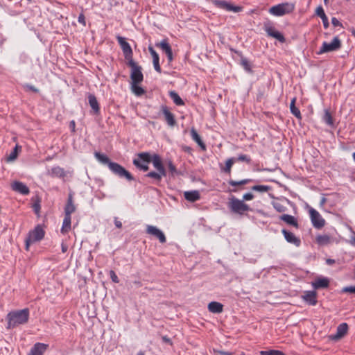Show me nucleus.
<instances>
[{
    "label": "nucleus",
    "mask_w": 355,
    "mask_h": 355,
    "mask_svg": "<svg viewBox=\"0 0 355 355\" xmlns=\"http://www.w3.org/2000/svg\"><path fill=\"white\" fill-rule=\"evenodd\" d=\"M95 157L97 160L103 164L107 165L109 169L113 174L120 178H125L128 181H132L135 180L132 174L128 171L123 166L116 162H112L110 158L104 154L98 152L94 153Z\"/></svg>",
    "instance_id": "f257e3e1"
},
{
    "label": "nucleus",
    "mask_w": 355,
    "mask_h": 355,
    "mask_svg": "<svg viewBox=\"0 0 355 355\" xmlns=\"http://www.w3.org/2000/svg\"><path fill=\"white\" fill-rule=\"evenodd\" d=\"M30 311L28 308L11 311L7 315L8 329H13L20 324H26L29 319Z\"/></svg>",
    "instance_id": "f03ea898"
},
{
    "label": "nucleus",
    "mask_w": 355,
    "mask_h": 355,
    "mask_svg": "<svg viewBox=\"0 0 355 355\" xmlns=\"http://www.w3.org/2000/svg\"><path fill=\"white\" fill-rule=\"evenodd\" d=\"M153 167L156 169V171H150L144 176L145 178L152 179V183L158 184L162 181V178L166 176V170L164 168L161 157L156 153H154Z\"/></svg>",
    "instance_id": "7ed1b4c3"
},
{
    "label": "nucleus",
    "mask_w": 355,
    "mask_h": 355,
    "mask_svg": "<svg viewBox=\"0 0 355 355\" xmlns=\"http://www.w3.org/2000/svg\"><path fill=\"white\" fill-rule=\"evenodd\" d=\"M153 158L154 153L141 152L137 154V158L134 159L132 163L140 171H147L149 169L148 164L152 162L153 164Z\"/></svg>",
    "instance_id": "20e7f679"
},
{
    "label": "nucleus",
    "mask_w": 355,
    "mask_h": 355,
    "mask_svg": "<svg viewBox=\"0 0 355 355\" xmlns=\"http://www.w3.org/2000/svg\"><path fill=\"white\" fill-rule=\"evenodd\" d=\"M44 236L45 231L40 225H37L33 230L29 231L25 239V250L28 251L32 243L40 241Z\"/></svg>",
    "instance_id": "39448f33"
},
{
    "label": "nucleus",
    "mask_w": 355,
    "mask_h": 355,
    "mask_svg": "<svg viewBox=\"0 0 355 355\" xmlns=\"http://www.w3.org/2000/svg\"><path fill=\"white\" fill-rule=\"evenodd\" d=\"M228 207L232 213L239 215H244L245 212L251 211L250 206L245 203L243 200L234 196L230 198Z\"/></svg>",
    "instance_id": "423d86ee"
},
{
    "label": "nucleus",
    "mask_w": 355,
    "mask_h": 355,
    "mask_svg": "<svg viewBox=\"0 0 355 355\" xmlns=\"http://www.w3.org/2000/svg\"><path fill=\"white\" fill-rule=\"evenodd\" d=\"M294 10V3L285 2L272 6L269 9V12L274 16L280 17L293 12Z\"/></svg>",
    "instance_id": "0eeeda50"
},
{
    "label": "nucleus",
    "mask_w": 355,
    "mask_h": 355,
    "mask_svg": "<svg viewBox=\"0 0 355 355\" xmlns=\"http://www.w3.org/2000/svg\"><path fill=\"white\" fill-rule=\"evenodd\" d=\"M128 65L131 67L130 78L131 83H140L144 80V76L141 72V67L137 64L134 60L128 62Z\"/></svg>",
    "instance_id": "6e6552de"
},
{
    "label": "nucleus",
    "mask_w": 355,
    "mask_h": 355,
    "mask_svg": "<svg viewBox=\"0 0 355 355\" xmlns=\"http://www.w3.org/2000/svg\"><path fill=\"white\" fill-rule=\"evenodd\" d=\"M263 29L268 36L277 39L282 43L285 42L286 39L284 36L280 32L275 30L271 21L267 20L264 21Z\"/></svg>",
    "instance_id": "1a4fd4ad"
},
{
    "label": "nucleus",
    "mask_w": 355,
    "mask_h": 355,
    "mask_svg": "<svg viewBox=\"0 0 355 355\" xmlns=\"http://www.w3.org/2000/svg\"><path fill=\"white\" fill-rule=\"evenodd\" d=\"M341 47V42L338 36L333 38L331 43L324 42L320 51L318 52V55L323 54L327 52L337 51Z\"/></svg>",
    "instance_id": "9d476101"
},
{
    "label": "nucleus",
    "mask_w": 355,
    "mask_h": 355,
    "mask_svg": "<svg viewBox=\"0 0 355 355\" xmlns=\"http://www.w3.org/2000/svg\"><path fill=\"white\" fill-rule=\"evenodd\" d=\"M116 40L123 51L125 59L127 60L128 62H130V60H133V59H132L133 53H132V48H131L130 44L128 42H126L125 38H124L122 36L118 35L116 37Z\"/></svg>",
    "instance_id": "9b49d317"
},
{
    "label": "nucleus",
    "mask_w": 355,
    "mask_h": 355,
    "mask_svg": "<svg viewBox=\"0 0 355 355\" xmlns=\"http://www.w3.org/2000/svg\"><path fill=\"white\" fill-rule=\"evenodd\" d=\"M309 214L312 225L315 228L321 229L324 226L325 220L317 210L311 207Z\"/></svg>",
    "instance_id": "f8f14e48"
},
{
    "label": "nucleus",
    "mask_w": 355,
    "mask_h": 355,
    "mask_svg": "<svg viewBox=\"0 0 355 355\" xmlns=\"http://www.w3.org/2000/svg\"><path fill=\"white\" fill-rule=\"evenodd\" d=\"M212 3L217 8L225 10L227 11H232L239 12L242 10V7L233 6L225 1L222 0H212Z\"/></svg>",
    "instance_id": "ddd939ff"
},
{
    "label": "nucleus",
    "mask_w": 355,
    "mask_h": 355,
    "mask_svg": "<svg viewBox=\"0 0 355 355\" xmlns=\"http://www.w3.org/2000/svg\"><path fill=\"white\" fill-rule=\"evenodd\" d=\"M146 233L158 239L162 243H164L166 241V236L163 232L155 226L148 225L146 226Z\"/></svg>",
    "instance_id": "4468645a"
},
{
    "label": "nucleus",
    "mask_w": 355,
    "mask_h": 355,
    "mask_svg": "<svg viewBox=\"0 0 355 355\" xmlns=\"http://www.w3.org/2000/svg\"><path fill=\"white\" fill-rule=\"evenodd\" d=\"M282 233L283 234L284 239L286 241L291 244H293L296 247H300L301 245V240L300 238L297 237L293 233L286 230V229L282 230Z\"/></svg>",
    "instance_id": "2eb2a0df"
},
{
    "label": "nucleus",
    "mask_w": 355,
    "mask_h": 355,
    "mask_svg": "<svg viewBox=\"0 0 355 355\" xmlns=\"http://www.w3.org/2000/svg\"><path fill=\"white\" fill-rule=\"evenodd\" d=\"M11 189L20 194L28 195L30 193L28 187L23 182L15 181L11 184Z\"/></svg>",
    "instance_id": "dca6fc26"
},
{
    "label": "nucleus",
    "mask_w": 355,
    "mask_h": 355,
    "mask_svg": "<svg viewBox=\"0 0 355 355\" xmlns=\"http://www.w3.org/2000/svg\"><path fill=\"white\" fill-rule=\"evenodd\" d=\"M161 111L164 115L167 124L171 127H173L176 124L174 114L169 111L168 108L166 105H162Z\"/></svg>",
    "instance_id": "f3484780"
},
{
    "label": "nucleus",
    "mask_w": 355,
    "mask_h": 355,
    "mask_svg": "<svg viewBox=\"0 0 355 355\" xmlns=\"http://www.w3.org/2000/svg\"><path fill=\"white\" fill-rule=\"evenodd\" d=\"M347 331H348L347 324L345 322L341 323L337 327L336 333L334 335H331V338L332 340H339L341 338H343L347 333Z\"/></svg>",
    "instance_id": "a211bd4d"
},
{
    "label": "nucleus",
    "mask_w": 355,
    "mask_h": 355,
    "mask_svg": "<svg viewBox=\"0 0 355 355\" xmlns=\"http://www.w3.org/2000/svg\"><path fill=\"white\" fill-rule=\"evenodd\" d=\"M49 345L44 343H37L31 348L28 355H43Z\"/></svg>",
    "instance_id": "6ab92c4d"
},
{
    "label": "nucleus",
    "mask_w": 355,
    "mask_h": 355,
    "mask_svg": "<svg viewBox=\"0 0 355 355\" xmlns=\"http://www.w3.org/2000/svg\"><path fill=\"white\" fill-rule=\"evenodd\" d=\"M304 300L309 304L315 306L317 301V293L314 291H305L303 295Z\"/></svg>",
    "instance_id": "aec40b11"
},
{
    "label": "nucleus",
    "mask_w": 355,
    "mask_h": 355,
    "mask_svg": "<svg viewBox=\"0 0 355 355\" xmlns=\"http://www.w3.org/2000/svg\"><path fill=\"white\" fill-rule=\"evenodd\" d=\"M148 51L153 58V63L155 70L158 73H161L162 69L159 65V57L158 53L155 51L153 47L151 46H148Z\"/></svg>",
    "instance_id": "412c9836"
},
{
    "label": "nucleus",
    "mask_w": 355,
    "mask_h": 355,
    "mask_svg": "<svg viewBox=\"0 0 355 355\" xmlns=\"http://www.w3.org/2000/svg\"><path fill=\"white\" fill-rule=\"evenodd\" d=\"M75 211L76 206L73 204V194L70 193L68 196L67 202L64 207V215L71 216V214Z\"/></svg>",
    "instance_id": "4be33fe9"
},
{
    "label": "nucleus",
    "mask_w": 355,
    "mask_h": 355,
    "mask_svg": "<svg viewBox=\"0 0 355 355\" xmlns=\"http://www.w3.org/2000/svg\"><path fill=\"white\" fill-rule=\"evenodd\" d=\"M279 219L285 222L288 225L293 226L295 228L299 227L297 219L293 216L289 214H282L279 216Z\"/></svg>",
    "instance_id": "5701e85b"
},
{
    "label": "nucleus",
    "mask_w": 355,
    "mask_h": 355,
    "mask_svg": "<svg viewBox=\"0 0 355 355\" xmlns=\"http://www.w3.org/2000/svg\"><path fill=\"white\" fill-rule=\"evenodd\" d=\"M49 175L53 178H64L67 175L64 169L60 166H54L48 172Z\"/></svg>",
    "instance_id": "b1692460"
},
{
    "label": "nucleus",
    "mask_w": 355,
    "mask_h": 355,
    "mask_svg": "<svg viewBox=\"0 0 355 355\" xmlns=\"http://www.w3.org/2000/svg\"><path fill=\"white\" fill-rule=\"evenodd\" d=\"M329 285V280L327 277L317 278L312 282V286L315 289L326 288Z\"/></svg>",
    "instance_id": "393cba45"
},
{
    "label": "nucleus",
    "mask_w": 355,
    "mask_h": 355,
    "mask_svg": "<svg viewBox=\"0 0 355 355\" xmlns=\"http://www.w3.org/2000/svg\"><path fill=\"white\" fill-rule=\"evenodd\" d=\"M88 102L92 107L94 114H97L100 112V107L98 102L96 98V96L92 94H89L88 95Z\"/></svg>",
    "instance_id": "a878e982"
},
{
    "label": "nucleus",
    "mask_w": 355,
    "mask_h": 355,
    "mask_svg": "<svg viewBox=\"0 0 355 355\" xmlns=\"http://www.w3.org/2000/svg\"><path fill=\"white\" fill-rule=\"evenodd\" d=\"M184 198L191 202H194L200 198V195L198 191L193 190L188 191L184 193Z\"/></svg>",
    "instance_id": "bb28decb"
},
{
    "label": "nucleus",
    "mask_w": 355,
    "mask_h": 355,
    "mask_svg": "<svg viewBox=\"0 0 355 355\" xmlns=\"http://www.w3.org/2000/svg\"><path fill=\"white\" fill-rule=\"evenodd\" d=\"M208 310L213 313H220L223 311V305L218 302H211L208 304Z\"/></svg>",
    "instance_id": "cd10ccee"
},
{
    "label": "nucleus",
    "mask_w": 355,
    "mask_h": 355,
    "mask_svg": "<svg viewBox=\"0 0 355 355\" xmlns=\"http://www.w3.org/2000/svg\"><path fill=\"white\" fill-rule=\"evenodd\" d=\"M237 54H239L241 56V61L240 64L243 67V68L248 72L252 73V64L244 56H243L242 53L239 51H235Z\"/></svg>",
    "instance_id": "c85d7f7f"
},
{
    "label": "nucleus",
    "mask_w": 355,
    "mask_h": 355,
    "mask_svg": "<svg viewBox=\"0 0 355 355\" xmlns=\"http://www.w3.org/2000/svg\"><path fill=\"white\" fill-rule=\"evenodd\" d=\"M315 241L319 245H327L331 243V239L328 234H318L315 238Z\"/></svg>",
    "instance_id": "c756f323"
},
{
    "label": "nucleus",
    "mask_w": 355,
    "mask_h": 355,
    "mask_svg": "<svg viewBox=\"0 0 355 355\" xmlns=\"http://www.w3.org/2000/svg\"><path fill=\"white\" fill-rule=\"evenodd\" d=\"M191 136L192 139L193 141H195L202 150H206L205 144L201 139L200 136L198 135V133L194 128H192L191 130Z\"/></svg>",
    "instance_id": "7c9ffc66"
},
{
    "label": "nucleus",
    "mask_w": 355,
    "mask_h": 355,
    "mask_svg": "<svg viewBox=\"0 0 355 355\" xmlns=\"http://www.w3.org/2000/svg\"><path fill=\"white\" fill-rule=\"evenodd\" d=\"M71 216H65L63 220L62 226L61 228V233L64 234L71 230Z\"/></svg>",
    "instance_id": "2f4dec72"
},
{
    "label": "nucleus",
    "mask_w": 355,
    "mask_h": 355,
    "mask_svg": "<svg viewBox=\"0 0 355 355\" xmlns=\"http://www.w3.org/2000/svg\"><path fill=\"white\" fill-rule=\"evenodd\" d=\"M296 98H293L290 104L291 112L297 119H302V114L300 110L295 106Z\"/></svg>",
    "instance_id": "473e14b6"
},
{
    "label": "nucleus",
    "mask_w": 355,
    "mask_h": 355,
    "mask_svg": "<svg viewBox=\"0 0 355 355\" xmlns=\"http://www.w3.org/2000/svg\"><path fill=\"white\" fill-rule=\"evenodd\" d=\"M322 121L330 127L334 126V119L331 116V114L328 110H324V113L322 116Z\"/></svg>",
    "instance_id": "72a5a7b5"
},
{
    "label": "nucleus",
    "mask_w": 355,
    "mask_h": 355,
    "mask_svg": "<svg viewBox=\"0 0 355 355\" xmlns=\"http://www.w3.org/2000/svg\"><path fill=\"white\" fill-rule=\"evenodd\" d=\"M155 46L159 47L165 53L172 50L171 45L166 39L162 40L159 43H156Z\"/></svg>",
    "instance_id": "f704fd0d"
},
{
    "label": "nucleus",
    "mask_w": 355,
    "mask_h": 355,
    "mask_svg": "<svg viewBox=\"0 0 355 355\" xmlns=\"http://www.w3.org/2000/svg\"><path fill=\"white\" fill-rule=\"evenodd\" d=\"M169 96L171 98V99L173 101L174 103L177 105H183L184 104L182 99L180 98V96L178 95V93H176L174 91H171L169 92Z\"/></svg>",
    "instance_id": "c9c22d12"
},
{
    "label": "nucleus",
    "mask_w": 355,
    "mask_h": 355,
    "mask_svg": "<svg viewBox=\"0 0 355 355\" xmlns=\"http://www.w3.org/2000/svg\"><path fill=\"white\" fill-rule=\"evenodd\" d=\"M139 83H131V89L132 92L137 96H140L145 93V90L138 85Z\"/></svg>",
    "instance_id": "e433bc0d"
},
{
    "label": "nucleus",
    "mask_w": 355,
    "mask_h": 355,
    "mask_svg": "<svg viewBox=\"0 0 355 355\" xmlns=\"http://www.w3.org/2000/svg\"><path fill=\"white\" fill-rule=\"evenodd\" d=\"M21 147L20 146H19L18 144H17L15 146V148H13L12 151L9 155V156L8 157L7 160L8 162L15 160L17 157L19 151L21 150Z\"/></svg>",
    "instance_id": "4c0bfd02"
},
{
    "label": "nucleus",
    "mask_w": 355,
    "mask_h": 355,
    "mask_svg": "<svg viewBox=\"0 0 355 355\" xmlns=\"http://www.w3.org/2000/svg\"><path fill=\"white\" fill-rule=\"evenodd\" d=\"M251 189L259 193H266L271 190V187L268 185H254Z\"/></svg>",
    "instance_id": "58836bf2"
},
{
    "label": "nucleus",
    "mask_w": 355,
    "mask_h": 355,
    "mask_svg": "<svg viewBox=\"0 0 355 355\" xmlns=\"http://www.w3.org/2000/svg\"><path fill=\"white\" fill-rule=\"evenodd\" d=\"M235 161L236 159L234 157H231L227 159L225 162V166L224 167L223 171L226 173L230 174L232 166L234 164Z\"/></svg>",
    "instance_id": "ea45409f"
},
{
    "label": "nucleus",
    "mask_w": 355,
    "mask_h": 355,
    "mask_svg": "<svg viewBox=\"0 0 355 355\" xmlns=\"http://www.w3.org/2000/svg\"><path fill=\"white\" fill-rule=\"evenodd\" d=\"M272 205L274 207V209L279 213H283L287 210V208L283 204L278 201H272Z\"/></svg>",
    "instance_id": "a19ab883"
},
{
    "label": "nucleus",
    "mask_w": 355,
    "mask_h": 355,
    "mask_svg": "<svg viewBox=\"0 0 355 355\" xmlns=\"http://www.w3.org/2000/svg\"><path fill=\"white\" fill-rule=\"evenodd\" d=\"M168 168L172 176L179 174L175 166L173 164L172 161L169 160L167 164Z\"/></svg>",
    "instance_id": "79ce46f5"
},
{
    "label": "nucleus",
    "mask_w": 355,
    "mask_h": 355,
    "mask_svg": "<svg viewBox=\"0 0 355 355\" xmlns=\"http://www.w3.org/2000/svg\"><path fill=\"white\" fill-rule=\"evenodd\" d=\"M315 14L317 16L320 17V18H322L323 17L326 16V14L322 6H319L316 8Z\"/></svg>",
    "instance_id": "37998d69"
},
{
    "label": "nucleus",
    "mask_w": 355,
    "mask_h": 355,
    "mask_svg": "<svg viewBox=\"0 0 355 355\" xmlns=\"http://www.w3.org/2000/svg\"><path fill=\"white\" fill-rule=\"evenodd\" d=\"M23 87L25 89V90L26 91H32L33 92H35V93H38L39 92V89L35 87V86L32 85H30V84H25L23 85Z\"/></svg>",
    "instance_id": "c03bdc74"
},
{
    "label": "nucleus",
    "mask_w": 355,
    "mask_h": 355,
    "mask_svg": "<svg viewBox=\"0 0 355 355\" xmlns=\"http://www.w3.org/2000/svg\"><path fill=\"white\" fill-rule=\"evenodd\" d=\"M236 159L238 161L245 162L247 163H250L251 161V159L248 155L243 154L239 155Z\"/></svg>",
    "instance_id": "a18cd8bd"
},
{
    "label": "nucleus",
    "mask_w": 355,
    "mask_h": 355,
    "mask_svg": "<svg viewBox=\"0 0 355 355\" xmlns=\"http://www.w3.org/2000/svg\"><path fill=\"white\" fill-rule=\"evenodd\" d=\"M343 293H355V286H345L342 289Z\"/></svg>",
    "instance_id": "49530a36"
},
{
    "label": "nucleus",
    "mask_w": 355,
    "mask_h": 355,
    "mask_svg": "<svg viewBox=\"0 0 355 355\" xmlns=\"http://www.w3.org/2000/svg\"><path fill=\"white\" fill-rule=\"evenodd\" d=\"M110 277L113 282H114V283L119 282V279L114 270L110 271Z\"/></svg>",
    "instance_id": "de8ad7c7"
},
{
    "label": "nucleus",
    "mask_w": 355,
    "mask_h": 355,
    "mask_svg": "<svg viewBox=\"0 0 355 355\" xmlns=\"http://www.w3.org/2000/svg\"><path fill=\"white\" fill-rule=\"evenodd\" d=\"M254 195L251 193H246L243 196V200H252L254 198Z\"/></svg>",
    "instance_id": "09e8293b"
},
{
    "label": "nucleus",
    "mask_w": 355,
    "mask_h": 355,
    "mask_svg": "<svg viewBox=\"0 0 355 355\" xmlns=\"http://www.w3.org/2000/svg\"><path fill=\"white\" fill-rule=\"evenodd\" d=\"M78 21L83 24V26H85L86 25V21H85V17L83 13H80L78 17Z\"/></svg>",
    "instance_id": "8fccbe9b"
},
{
    "label": "nucleus",
    "mask_w": 355,
    "mask_h": 355,
    "mask_svg": "<svg viewBox=\"0 0 355 355\" xmlns=\"http://www.w3.org/2000/svg\"><path fill=\"white\" fill-rule=\"evenodd\" d=\"M331 24L334 26H342V24L339 21V20L336 17H332L331 19Z\"/></svg>",
    "instance_id": "3c124183"
},
{
    "label": "nucleus",
    "mask_w": 355,
    "mask_h": 355,
    "mask_svg": "<svg viewBox=\"0 0 355 355\" xmlns=\"http://www.w3.org/2000/svg\"><path fill=\"white\" fill-rule=\"evenodd\" d=\"M228 184L231 186H233V187H236V186H241V180L240 181H235V180H230L228 181Z\"/></svg>",
    "instance_id": "603ef678"
},
{
    "label": "nucleus",
    "mask_w": 355,
    "mask_h": 355,
    "mask_svg": "<svg viewBox=\"0 0 355 355\" xmlns=\"http://www.w3.org/2000/svg\"><path fill=\"white\" fill-rule=\"evenodd\" d=\"M321 19L322 21L324 28H327L329 26V24L328 17H327V15L323 17L322 18H321Z\"/></svg>",
    "instance_id": "864d4df0"
},
{
    "label": "nucleus",
    "mask_w": 355,
    "mask_h": 355,
    "mask_svg": "<svg viewBox=\"0 0 355 355\" xmlns=\"http://www.w3.org/2000/svg\"><path fill=\"white\" fill-rule=\"evenodd\" d=\"M33 208L35 213H38L40 210V205L38 202L34 203Z\"/></svg>",
    "instance_id": "5fc2aeb1"
},
{
    "label": "nucleus",
    "mask_w": 355,
    "mask_h": 355,
    "mask_svg": "<svg viewBox=\"0 0 355 355\" xmlns=\"http://www.w3.org/2000/svg\"><path fill=\"white\" fill-rule=\"evenodd\" d=\"M114 225L118 228L122 227V223L120 220H119L116 217L114 218Z\"/></svg>",
    "instance_id": "6e6d98bb"
},
{
    "label": "nucleus",
    "mask_w": 355,
    "mask_h": 355,
    "mask_svg": "<svg viewBox=\"0 0 355 355\" xmlns=\"http://www.w3.org/2000/svg\"><path fill=\"white\" fill-rule=\"evenodd\" d=\"M271 355H286L284 352L279 350L272 349Z\"/></svg>",
    "instance_id": "4d7b16f0"
},
{
    "label": "nucleus",
    "mask_w": 355,
    "mask_h": 355,
    "mask_svg": "<svg viewBox=\"0 0 355 355\" xmlns=\"http://www.w3.org/2000/svg\"><path fill=\"white\" fill-rule=\"evenodd\" d=\"M166 55L168 62H171L173 59L172 50L170 51L168 53H166Z\"/></svg>",
    "instance_id": "13d9d810"
},
{
    "label": "nucleus",
    "mask_w": 355,
    "mask_h": 355,
    "mask_svg": "<svg viewBox=\"0 0 355 355\" xmlns=\"http://www.w3.org/2000/svg\"><path fill=\"white\" fill-rule=\"evenodd\" d=\"M61 248H62V252L63 253H65L67 250H68V246L66 243H64V242L62 243L61 244Z\"/></svg>",
    "instance_id": "bf43d9fd"
},
{
    "label": "nucleus",
    "mask_w": 355,
    "mask_h": 355,
    "mask_svg": "<svg viewBox=\"0 0 355 355\" xmlns=\"http://www.w3.org/2000/svg\"><path fill=\"white\" fill-rule=\"evenodd\" d=\"M162 340L164 343L172 344L171 339L168 337H167L166 336H164L162 337Z\"/></svg>",
    "instance_id": "052dcab7"
},
{
    "label": "nucleus",
    "mask_w": 355,
    "mask_h": 355,
    "mask_svg": "<svg viewBox=\"0 0 355 355\" xmlns=\"http://www.w3.org/2000/svg\"><path fill=\"white\" fill-rule=\"evenodd\" d=\"M272 349L268 350V351H261L260 354L261 355H271Z\"/></svg>",
    "instance_id": "680f3d73"
},
{
    "label": "nucleus",
    "mask_w": 355,
    "mask_h": 355,
    "mask_svg": "<svg viewBox=\"0 0 355 355\" xmlns=\"http://www.w3.org/2000/svg\"><path fill=\"white\" fill-rule=\"evenodd\" d=\"M326 263H327V265L331 266V265H332V264H334L335 263V260L334 259H327L326 260Z\"/></svg>",
    "instance_id": "e2e57ef3"
},
{
    "label": "nucleus",
    "mask_w": 355,
    "mask_h": 355,
    "mask_svg": "<svg viewBox=\"0 0 355 355\" xmlns=\"http://www.w3.org/2000/svg\"><path fill=\"white\" fill-rule=\"evenodd\" d=\"M251 181H252V180H250V179H244V180H241L242 185H245V184L250 182Z\"/></svg>",
    "instance_id": "0e129e2a"
},
{
    "label": "nucleus",
    "mask_w": 355,
    "mask_h": 355,
    "mask_svg": "<svg viewBox=\"0 0 355 355\" xmlns=\"http://www.w3.org/2000/svg\"><path fill=\"white\" fill-rule=\"evenodd\" d=\"M70 128L72 129L73 131H75V126H76V123H75V121H71L70 122V125H69Z\"/></svg>",
    "instance_id": "69168bd1"
},
{
    "label": "nucleus",
    "mask_w": 355,
    "mask_h": 355,
    "mask_svg": "<svg viewBox=\"0 0 355 355\" xmlns=\"http://www.w3.org/2000/svg\"><path fill=\"white\" fill-rule=\"evenodd\" d=\"M349 243L353 245V246H355V238H352L350 241H349Z\"/></svg>",
    "instance_id": "338daca9"
},
{
    "label": "nucleus",
    "mask_w": 355,
    "mask_h": 355,
    "mask_svg": "<svg viewBox=\"0 0 355 355\" xmlns=\"http://www.w3.org/2000/svg\"><path fill=\"white\" fill-rule=\"evenodd\" d=\"M137 355H145V352L144 351H139Z\"/></svg>",
    "instance_id": "774afa93"
}]
</instances>
